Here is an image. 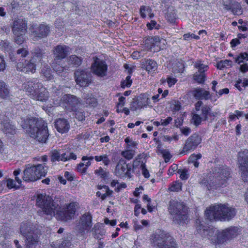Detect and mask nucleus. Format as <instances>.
<instances>
[{
    "mask_svg": "<svg viewBox=\"0 0 248 248\" xmlns=\"http://www.w3.org/2000/svg\"><path fill=\"white\" fill-rule=\"evenodd\" d=\"M21 120V126L31 137L40 142H46L49 136L46 124L33 117H26Z\"/></svg>",
    "mask_w": 248,
    "mask_h": 248,
    "instance_id": "f257e3e1",
    "label": "nucleus"
},
{
    "mask_svg": "<svg viewBox=\"0 0 248 248\" xmlns=\"http://www.w3.org/2000/svg\"><path fill=\"white\" fill-rule=\"evenodd\" d=\"M196 223L197 233L202 237L208 238L216 247H220L229 241L224 229L219 230L204 226L198 219Z\"/></svg>",
    "mask_w": 248,
    "mask_h": 248,
    "instance_id": "f03ea898",
    "label": "nucleus"
},
{
    "mask_svg": "<svg viewBox=\"0 0 248 248\" xmlns=\"http://www.w3.org/2000/svg\"><path fill=\"white\" fill-rule=\"evenodd\" d=\"M234 208L228 204H219L209 206L205 211L206 217L209 220L229 221L236 215Z\"/></svg>",
    "mask_w": 248,
    "mask_h": 248,
    "instance_id": "7ed1b4c3",
    "label": "nucleus"
},
{
    "mask_svg": "<svg viewBox=\"0 0 248 248\" xmlns=\"http://www.w3.org/2000/svg\"><path fill=\"white\" fill-rule=\"evenodd\" d=\"M230 176V171L228 168L225 166L216 167L213 174L209 176L210 183L204 179L200 182V184L208 190L225 186Z\"/></svg>",
    "mask_w": 248,
    "mask_h": 248,
    "instance_id": "20e7f679",
    "label": "nucleus"
},
{
    "mask_svg": "<svg viewBox=\"0 0 248 248\" xmlns=\"http://www.w3.org/2000/svg\"><path fill=\"white\" fill-rule=\"evenodd\" d=\"M168 211L173 223L183 225L188 222L187 209L183 202L170 201Z\"/></svg>",
    "mask_w": 248,
    "mask_h": 248,
    "instance_id": "39448f33",
    "label": "nucleus"
},
{
    "mask_svg": "<svg viewBox=\"0 0 248 248\" xmlns=\"http://www.w3.org/2000/svg\"><path fill=\"white\" fill-rule=\"evenodd\" d=\"M20 232L24 237L26 248H36L38 245L39 236L38 231L34 229L33 225L27 222L22 223L20 226Z\"/></svg>",
    "mask_w": 248,
    "mask_h": 248,
    "instance_id": "423d86ee",
    "label": "nucleus"
},
{
    "mask_svg": "<svg viewBox=\"0 0 248 248\" xmlns=\"http://www.w3.org/2000/svg\"><path fill=\"white\" fill-rule=\"evenodd\" d=\"M152 244L155 248H176L174 239L169 233L159 231L152 235Z\"/></svg>",
    "mask_w": 248,
    "mask_h": 248,
    "instance_id": "0eeeda50",
    "label": "nucleus"
},
{
    "mask_svg": "<svg viewBox=\"0 0 248 248\" xmlns=\"http://www.w3.org/2000/svg\"><path fill=\"white\" fill-rule=\"evenodd\" d=\"M36 204L42 209L44 214L52 215L55 213L57 204L54 202L52 198L46 194H39L37 196Z\"/></svg>",
    "mask_w": 248,
    "mask_h": 248,
    "instance_id": "6e6552de",
    "label": "nucleus"
},
{
    "mask_svg": "<svg viewBox=\"0 0 248 248\" xmlns=\"http://www.w3.org/2000/svg\"><path fill=\"white\" fill-rule=\"evenodd\" d=\"M29 30L32 39L37 41L46 37L49 34L50 27L45 24L38 25L36 23H33L31 25Z\"/></svg>",
    "mask_w": 248,
    "mask_h": 248,
    "instance_id": "1a4fd4ad",
    "label": "nucleus"
},
{
    "mask_svg": "<svg viewBox=\"0 0 248 248\" xmlns=\"http://www.w3.org/2000/svg\"><path fill=\"white\" fill-rule=\"evenodd\" d=\"M92 217L89 213L82 215L79 220L77 222L75 230L81 235H83L85 232H88L92 227Z\"/></svg>",
    "mask_w": 248,
    "mask_h": 248,
    "instance_id": "9d476101",
    "label": "nucleus"
},
{
    "mask_svg": "<svg viewBox=\"0 0 248 248\" xmlns=\"http://www.w3.org/2000/svg\"><path fill=\"white\" fill-rule=\"evenodd\" d=\"M76 206L77 204L75 202H71L60 208L56 215V218L63 221L71 219L75 214Z\"/></svg>",
    "mask_w": 248,
    "mask_h": 248,
    "instance_id": "9b49d317",
    "label": "nucleus"
},
{
    "mask_svg": "<svg viewBox=\"0 0 248 248\" xmlns=\"http://www.w3.org/2000/svg\"><path fill=\"white\" fill-rule=\"evenodd\" d=\"M75 78L77 84L81 87H85L92 81V75L90 71L87 69H78L75 72Z\"/></svg>",
    "mask_w": 248,
    "mask_h": 248,
    "instance_id": "f8f14e48",
    "label": "nucleus"
},
{
    "mask_svg": "<svg viewBox=\"0 0 248 248\" xmlns=\"http://www.w3.org/2000/svg\"><path fill=\"white\" fill-rule=\"evenodd\" d=\"M238 155L242 178L244 182H248V150L239 152Z\"/></svg>",
    "mask_w": 248,
    "mask_h": 248,
    "instance_id": "ddd939ff",
    "label": "nucleus"
},
{
    "mask_svg": "<svg viewBox=\"0 0 248 248\" xmlns=\"http://www.w3.org/2000/svg\"><path fill=\"white\" fill-rule=\"evenodd\" d=\"M62 104L69 111L76 110L80 105L79 100L76 96L71 94H65L62 99Z\"/></svg>",
    "mask_w": 248,
    "mask_h": 248,
    "instance_id": "4468645a",
    "label": "nucleus"
},
{
    "mask_svg": "<svg viewBox=\"0 0 248 248\" xmlns=\"http://www.w3.org/2000/svg\"><path fill=\"white\" fill-rule=\"evenodd\" d=\"M93 73L99 77H104L107 75L108 66L106 62L96 58L91 66Z\"/></svg>",
    "mask_w": 248,
    "mask_h": 248,
    "instance_id": "2eb2a0df",
    "label": "nucleus"
},
{
    "mask_svg": "<svg viewBox=\"0 0 248 248\" xmlns=\"http://www.w3.org/2000/svg\"><path fill=\"white\" fill-rule=\"evenodd\" d=\"M166 43L165 39L158 36L147 38L144 41V45L146 48L151 49L153 47H156V51L163 49Z\"/></svg>",
    "mask_w": 248,
    "mask_h": 248,
    "instance_id": "dca6fc26",
    "label": "nucleus"
},
{
    "mask_svg": "<svg viewBox=\"0 0 248 248\" xmlns=\"http://www.w3.org/2000/svg\"><path fill=\"white\" fill-rule=\"evenodd\" d=\"M42 84L37 79H33L24 82L22 85V88L27 94L32 98V95H34Z\"/></svg>",
    "mask_w": 248,
    "mask_h": 248,
    "instance_id": "f3484780",
    "label": "nucleus"
},
{
    "mask_svg": "<svg viewBox=\"0 0 248 248\" xmlns=\"http://www.w3.org/2000/svg\"><path fill=\"white\" fill-rule=\"evenodd\" d=\"M69 47L65 45H59L55 46L52 50L53 60L55 61H61L65 58L69 52Z\"/></svg>",
    "mask_w": 248,
    "mask_h": 248,
    "instance_id": "a211bd4d",
    "label": "nucleus"
},
{
    "mask_svg": "<svg viewBox=\"0 0 248 248\" xmlns=\"http://www.w3.org/2000/svg\"><path fill=\"white\" fill-rule=\"evenodd\" d=\"M34 58L30 60H25L24 62H20L16 64L17 70L24 72L33 73L35 72L36 65L34 63Z\"/></svg>",
    "mask_w": 248,
    "mask_h": 248,
    "instance_id": "6ab92c4d",
    "label": "nucleus"
},
{
    "mask_svg": "<svg viewBox=\"0 0 248 248\" xmlns=\"http://www.w3.org/2000/svg\"><path fill=\"white\" fill-rule=\"evenodd\" d=\"M202 139L197 134H194L189 137L186 141L185 146L183 148V152H188L194 150L201 142Z\"/></svg>",
    "mask_w": 248,
    "mask_h": 248,
    "instance_id": "aec40b11",
    "label": "nucleus"
},
{
    "mask_svg": "<svg viewBox=\"0 0 248 248\" xmlns=\"http://www.w3.org/2000/svg\"><path fill=\"white\" fill-rule=\"evenodd\" d=\"M27 29V23L23 19H15L13 21L12 31L14 34L26 33Z\"/></svg>",
    "mask_w": 248,
    "mask_h": 248,
    "instance_id": "412c9836",
    "label": "nucleus"
},
{
    "mask_svg": "<svg viewBox=\"0 0 248 248\" xmlns=\"http://www.w3.org/2000/svg\"><path fill=\"white\" fill-rule=\"evenodd\" d=\"M22 179L23 181L27 182H34L38 180V176H36L33 165L31 166L28 164L26 166V169L23 171Z\"/></svg>",
    "mask_w": 248,
    "mask_h": 248,
    "instance_id": "4be33fe9",
    "label": "nucleus"
},
{
    "mask_svg": "<svg viewBox=\"0 0 248 248\" xmlns=\"http://www.w3.org/2000/svg\"><path fill=\"white\" fill-rule=\"evenodd\" d=\"M49 96V92L47 91L46 88L42 84L37 92L34 93V95H32V99L37 101L45 102L48 100Z\"/></svg>",
    "mask_w": 248,
    "mask_h": 248,
    "instance_id": "5701e85b",
    "label": "nucleus"
},
{
    "mask_svg": "<svg viewBox=\"0 0 248 248\" xmlns=\"http://www.w3.org/2000/svg\"><path fill=\"white\" fill-rule=\"evenodd\" d=\"M130 170V168H128L127 165L126 164L124 160L121 159L116 167L115 173L117 176L123 177L126 175H128Z\"/></svg>",
    "mask_w": 248,
    "mask_h": 248,
    "instance_id": "b1692460",
    "label": "nucleus"
},
{
    "mask_svg": "<svg viewBox=\"0 0 248 248\" xmlns=\"http://www.w3.org/2000/svg\"><path fill=\"white\" fill-rule=\"evenodd\" d=\"M55 127L57 130L61 133H67L70 129V124L67 120L59 118L55 122Z\"/></svg>",
    "mask_w": 248,
    "mask_h": 248,
    "instance_id": "393cba45",
    "label": "nucleus"
},
{
    "mask_svg": "<svg viewBox=\"0 0 248 248\" xmlns=\"http://www.w3.org/2000/svg\"><path fill=\"white\" fill-rule=\"evenodd\" d=\"M0 128L3 133L13 135L16 133V127L7 118L0 122Z\"/></svg>",
    "mask_w": 248,
    "mask_h": 248,
    "instance_id": "a878e982",
    "label": "nucleus"
},
{
    "mask_svg": "<svg viewBox=\"0 0 248 248\" xmlns=\"http://www.w3.org/2000/svg\"><path fill=\"white\" fill-rule=\"evenodd\" d=\"M190 93L197 99L208 100L210 97L209 92L200 87L193 89Z\"/></svg>",
    "mask_w": 248,
    "mask_h": 248,
    "instance_id": "bb28decb",
    "label": "nucleus"
},
{
    "mask_svg": "<svg viewBox=\"0 0 248 248\" xmlns=\"http://www.w3.org/2000/svg\"><path fill=\"white\" fill-rule=\"evenodd\" d=\"M201 111V117L202 118L203 121L210 120V122H212L214 120L215 113L211 111V108L207 106L202 107Z\"/></svg>",
    "mask_w": 248,
    "mask_h": 248,
    "instance_id": "cd10ccee",
    "label": "nucleus"
},
{
    "mask_svg": "<svg viewBox=\"0 0 248 248\" xmlns=\"http://www.w3.org/2000/svg\"><path fill=\"white\" fill-rule=\"evenodd\" d=\"M142 65L148 73H154L157 70V65L156 62L151 59L144 60L142 62Z\"/></svg>",
    "mask_w": 248,
    "mask_h": 248,
    "instance_id": "c85d7f7f",
    "label": "nucleus"
},
{
    "mask_svg": "<svg viewBox=\"0 0 248 248\" xmlns=\"http://www.w3.org/2000/svg\"><path fill=\"white\" fill-rule=\"evenodd\" d=\"M34 169L35 170L36 176H38V179L42 177H44L47 172L48 168L46 166L45 163L38 164L33 165Z\"/></svg>",
    "mask_w": 248,
    "mask_h": 248,
    "instance_id": "c756f323",
    "label": "nucleus"
},
{
    "mask_svg": "<svg viewBox=\"0 0 248 248\" xmlns=\"http://www.w3.org/2000/svg\"><path fill=\"white\" fill-rule=\"evenodd\" d=\"M229 241L236 237L240 233V229L237 227L231 226L224 229Z\"/></svg>",
    "mask_w": 248,
    "mask_h": 248,
    "instance_id": "7c9ffc66",
    "label": "nucleus"
},
{
    "mask_svg": "<svg viewBox=\"0 0 248 248\" xmlns=\"http://www.w3.org/2000/svg\"><path fill=\"white\" fill-rule=\"evenodd\" d=\"M10 97V90L8 85L2 80H0V98L5 99Z\"/></svg>",
    "mask_w": 248,
    "mask_h": 248,
    "instance_id": "2f4dec72",
    "label": "nucleus"
},
{
    "mask_svg": "<svg viewBox=\"0 0 248 248\" xmlns=\"http://www.w3.org/2000/svg\"><path fill=\"white\" fill-rule=\"evenodd\" d=\"M67 63L77 67L81 65L82 62V58L76 55H72L67 58Z\"/></svg>",
    "mask_w": 248,
    "mask_h": 248,
    "instance_id": "473e14b6",
    "label": "nucleus"
},
{
    "mask_svg": "<svg viewBox=\"0 0 248 248\" xmlns=\"http://www.w3.org/2000/svg\"><path fill=\"white\" fill-rule=\"evenodd\" d=\"M150 104V100L146 94L140 95V99L137 101L138 108H142L143 107L147 106Z\"/></svg>",
    "mask_w": 248,
    "mask_h": 248,
    "instance_id": "72a5a7b5",
    "label": "nucleus"
},
{
    "mask_svg": "<svg viewBox=\"0 0 248 248\" xmlns=\"http://www.w3.org/2000/svg\"><path fill=\"white\" fill-rule=\"evenodd\" d=\"M66 153L61 154L58 151L54 150L52 152L51 160L52 161L62 160L65 161L67 160V156H65Z\"/></svg>",
    "mask_w": 248,
    "mask_h": 248,
    "instance_id": "f704fd0d",
    "label": "nucleus"
},
{
    "mask_svg": "<svg viewBox=\"0 0 248 248\" xmlns=\"http://www.w3.org/2000/svg\"><path fill=\"white\" fill-rule=\"evenodd\" d=\"M100 225L95 224L92 230L93 234L95 238L101 239V237L105 234V231L104 229H99Z\"/></svg>",
    "mask_w": 248,
    "mask_h": 248,
    "instance_id": "c9c22d12",
    "label": "nucleus"
},
{
    "mask_svg": "<svg viewBox=\"0 0 248 248\" xmlns=\"http://www.w3.org/2000/svg\"><path fill=\"white\" fill-rule=\"evenodd\" d=\"M61 61H55L53 60L51 63V66L53 70L57 74L62 76V73L66 70V68L60 65L59 62Z\"/></svg>",
    "mask_w": 248,
    "mask_h": 248,
    "instance_id": "e433bc0d",
    "label": "nucleus"
},
{
    "mask_svg": "<svg viewBox=\"0 0 248 248\" xmlns=\"http://www.w3.org/2000/svg\"><path fill=\"white\" fill-rule=\"evenodd\" d=\"M71 242L68 240H64L62 242H58L51 244L52 248H70Z\"/></svg>",
    "mask_w": 248,
    "mask_h": 248,
    "instance_id": "4c0bfd02",
    "label": "nucleus"
},
{
    "mask_svg": "<svg viewBox=\"0 0 248 248\" xmlns=\"http://www.w3.org/2000/svg\"><path fill=\"white\" fill-rule=\"evenodd\" d=\"M194 66L198 69L197 73L205 74L209 67L207 65L203 64L201 61L196 62L194 64Z\"/></svg>",
    "mask_w": 248,
    "mask_h": 248,
    "instance_id": "58836bf2",
    "label": "nucleus"
},
{
    "mask_svg": "<svg viewBox=\"0 0 248 248\" xmlns=\"http://www.w3.org/2000/svg\"><path fill=\"white\" fill-rule=\"evenodd\" d=\"M76 118L79 121H82L85 120V112L81 108L78 107L76 110H74Z\"/></svg>",
    "mask_w": 248,
    "mask_h": 248,
    "instance_id": "ea45409f",
    "label": "nucleus"
},
{
    "mask_svg": "<svg viewBox=\"0 0 248 248\" xmlns=\"http://www.w3.org/2000/svg\"><path fill=\"white\" fill-rule=\"evenodd\" d=\"M92 95L91 94H85L84 95V98L85 100V102L86 104L90 105L92 107H95L97 104L96 99L92 96Z\"/></svg>",
    "mask_w": 248,
    "mask_h": 248,
    "instance_id": "a19ab883",
    "label": "nucleus"
},
{
    "mask_svg": "<svg viewBox=\"0 0 248 248\" xmlns=\"http://www.w3.org/2000/svg\"><path fill=\"white\" fill-rule=\"evenodd\" d=\"M228 66H232V62L231 61L228 60H222L217 64V68L219 70H223Z\"/></svg>",
    "mask_w": 248,
    "mask_h": 248,
    "instance_id": "79ce46f5",
    "label": "nucleus"
},
{
    "mask_svg": "<svg viewBox=\"0 0 248 248\" xmlns=\"http://www.w3.org/2000/svg\"><path fill=\"white\" fill-rule=\"evenodd\" d=\"M94 159L97 162L102 161L105 166H108L110 162L108 155L106 154H104L100 156H95Z\"/></svg>",
    "mask_w": 248,
    "mask_h": 248,
    "instance_id": "37998d69",
    "label": "nucleus"
},
{
    "mask_svg": "<svg viewBox=\"0 0 248 248\" xmlns=\"http://www.w3.org/2000/svg\"><path fill=\"white\" fill-rule=\"evenodd\" d=\"M0 46L5 52H8L9 54L12 51V46L7 40H1L0 42Z\"/></svg>",
    "mask_w": 248,
    "mask_h": 248,
    "instance_id": "c03bdc74",
    "label": "nucleus"
},
{
    "mask_svg": "<svg viewBox=\"0 0 248 248\" xmlns=\"http://www.w3.org/2000/svg\"><path fill=\"white\" fill-rule=\"evenodd\" d=\"M182 187V184L180 182L176 181L174 183H172L168 190L172 192H178L181 190Z\"/></svg>",
    "mask_w": 248,
    "mask_h": 248,
    "instance_id": "a18cd8bd",
    "label": "nucleus"
},
{
    "mask_svg": "<svg viewBox=\"0 0 248 248\" xmlns=\"http://www.w3.org/2000/svg\"><path fill=\"white\" fill-rule=\"evenodd\" d=\"M232 13L235 15H240L242 14L241 6L237 2H234L231 9Z\"/></svg>",
    "mask_w": 248,
    "mask_h": 248,
    "instance_id": "49530a36",
    "label": "nucleus"
},
{
    "mask_svg": "<svg viewBox=\"0 0 248 248\" xmlns=\"http://www.w3.org/2000/svg\"><path fill=\"white\" fill-rule=\"evenodd\" d=\"M205 74L196 73L193 76V79L199 83H203L205 80Z\"/></svg>",
    "mask_w": 248,
    "mask_h": 248,
    "instance_id": "de8ad7c7",
    "label": "nucleus"
},
{
    "mask_svg": "<svg viewBox=\"0 0 248 248\" xmlns=\"http://www.w3.org/2000/svg\"><path fill=\"white\" fill-rule=\"evenodd\" d=\"M34 56L32 58H34V60H37L36 58L39 61H41L44 57L45 53L44 51L39 48H36L34 51Z\"/></svg>",
    "mask_w": 248,
    "mask_h": 248,
    "instance_id": "09e8293b",
    "label": "nucleus"
},
{
    "mask_svg": "<svg viewBox=\"0 0 248 248\" xmlns=\"http://www.w3.org/2000/svg\"><path fill=\"white\" fill-rule=\"evenodd\" d=\"M248 60V54L246 52L240 53L237 57L235 58V62L238 64H240L241 62H243L245 61H247Z\"/></svg>",
    "mask_w": 248,
    "mask_h": 248,
    "instance_id": "8fccbe9b",
    "label": "nucleus"
},
{
    "mask_svg": "<svg viewBox=\"0 0 248 248\" xmlns=\"http://www.w3.org/2000/svg\"><path fill=\"white\" fill-rule=\"evenodd\" d=\"M95 174L100 176L101 178L105 179L108 177V172L104 170L101 167H99L98 169L95 170L94 171Z\"/></svg>",
    "mask_w": 248,
    "mask_h": 248,
    "instance_id": "3c124183",
    "label": "nucleus"
},
{
    "mask_svg": "<svg viewBox=\"0 0 248 248\" xmlns=\"http://www.w3.org/2000/svg\"><path fill=\"white\" fill-rule=\"evenodd\" d=\"M41 73L47 80H50L52 78L51 70L49 67H43L41 70Z\"/></svg>",
    "mask_w": 248,
    "mask_h": 248,
    "instance_id": "603ef678",
    "label": "nucleus"
},
{
    "mask_svg": "<svg viewBox=\"0 0 248 248\" xmlns=\"http://www.w3.org/2000/svg\"><path fill=\"white\" fill-rule=\"evenodd\" d=\"M202 120V118L198 114H193L192 119L191 123H193L195 126H197L200 125Z\"/></svg>",
    "mask_w": 248,
    "mask_h": 248,
    "instance_id": "864d4df0",
    "label": "nucleus"
},
{
    "mask_svg": "<svg viewBox=\"0 0 248 248\" xmlns=\"http://www.w3.org/2000/svg\"><path fill=\"white\" fill-rule=\"evenodd\" d=\"M25 33H20L18 34H14L15 37V41L17 44L20 45L22 44L24 41L25 40Z\"/></svg>",
    "mask_w": 248,
    "mask_h": 248,
    "instance_id": "5fc2aeb1",
    "label": "nucleus"
},
{
    "mask_svg": "<svg viewBox=\"0 0 248 248\" xmlns=\"http://www.w3.org/2000/svg\"><path fill=\"white\" fill-rule=\"evenodd\" d=\"M151 11V9L149 7H147V6H141L140 8V16L142 18L146 17V13H148L150 14Z\"/></svg>",
    "mask_w": 248,
    "mask_h": 248,
    "instance_id": "6e6d98bb",
    "label": "nucleus"
},
{
    "mask_svg": "<svg viewBox=\"0 0 248 248\" xmlns=\"http://www.w3.org/2000/svg\"><path fill=\"white\" fill-rule=\"evenodd\" d=\"M202 154H193L190 155L189 156L188 161V163H193L197 161H198V159H200L202 158Z\"/></svg>",
    "mask_w": 248,
    "mask_h": 248,
    "instance_id": "4d7b16f0",
    "label": "nucleus"
},
{
    "mask_svg": "<svg viewBox=\"0 0 248 248\" xmlns=\"http://www.w3.org/2000/svg\"><path fill=\"white\" fill-rule=\"evenodd\" d=\"M6 186L7 187L11 189L13 188H15L16 189L19 188V186H16L15 181L13 179H8L6 180Z\"/></svg>",
    "mask_w": 248,
    "mask_h": 248,
    "instance_id": "13d9d810",
    "label": "nucleus"
},
{
    "mask_svg": "<svg viewBox=\"0 0 248 248\" xmlns=\"http://www.w3.org/2000/svg\"><path fill=\"white\" fill-rule=\"evenodd\" d=\"M177 172L180 174V177L182 180H185L188 179L189 174L186 170H179Z\"/></svg>",
    "mask_w": 248,
    "mask_h": 248,
    "instance_id": "bf43d9fd",
    "label": "nucleus"
},
{
    "mask_svg": "<svg viewBox=\"0 0 248 248\" xmlns=\"http://www.w3.org/2000/svg\"><path fill=\"white\" fill-rule=\"evenodd\" d=\"M131 77L130 76H127L125 80H123L121 82V87L123 88L126 87H129L131 86L132 84V80L130 79Z\"/></svg>",
    "mask_w": 248,
    "mask_h": 248,
    "instance_id": "052dcab7",
    "label": "nucleus"
},
{
    "mask_svg": "<svg viewBox=\"0 0 248 248\" xmlns=\"http://www.w3.org/2000/svg\"><path fill=\"white\" fill-rule=\"evenodd\" d=\"M122 155L127 159H131L134 155L133 151L132 150H127L123 151Z\"/></svg>",
    "mask_w": 248,
    "mask_h": 248,
    "instance_id": "680f3d73",
    "label": "nucleus"
},
{
    "mask_svg": "<svg viewBox=\"0 0 248 248\" xmlns=\"http://www.w3.org/2000/svg\"><path fill=\"white\" fill-rule=\"evenodd\" d=\"M233 4L232 0H223V6L227 10H230Z\"/></svg>",
    "mask_w": 248,
    "mask_h": 248,
    "instance_id": "e2e57ef3",
    "label": "nucleus"
},
{
    "mask_svg": "<svg viewBox=\"0 0 248 248\" xmlns=\"http://www.w3.org/2000/svg\"><path fill=\"white\" fill-rule=\"evenodd\" d=\"M140 168L142 170V173L144 175L145 178H149L150 176V174L148 170L146 168L145 164L142 162L140 165Z\"/></svg>",
    "mask_w": 248,
    "mask_h": 248,
    "instance_id": "0e129e2a",
    "label": "nucleus"
},
{
    "mask_svg": "<svg viewBox=\"0 0 248 248\" xmlns=\"http://www.w3.org/2000/svg\"><path fill=\"white\" fill-rule=\"evenodd\" d=\"M17 54L20 55L22 57H25L28 54L29 52L26 48H21L17 50Z\"/></svg>",
    "mask_w": 248,
    "mask_h": 248,
    "instance_id": "69168bd1",
    "label": "nucleus"
},
{
    "mask_svg": "<svg viewBox=\"0 0 248 248\" xmlns=\"http://www.w3.org/2000/svg\"><path fill=\"white\" fill-rule=\"evenodd\" d=\"M178 170V166L175 164H172L168 170L169 175H173V173Z\"/></svg>",
    "mask_w": 248,
    "mask_h": 248,
    "instance_id": "338daca9",
    "label": "nucleus"
},
{
    "mask_svg": "<svg viewBox=\"0 0 248 248\" xmlns=\"http://www.w3.org/2000/svg\"><path fill=\"white\" fill-rule=\"evenodd\" d=\"M78 170L82 173L86 172L87 170V167H85V164L84 163H80L78 166Z\"/></svg>",
    "mask_w": 248,
    "mask_h": 248,
    "instance_id": "774afa93",
    "label": "nucleus"
}]
</instances>
